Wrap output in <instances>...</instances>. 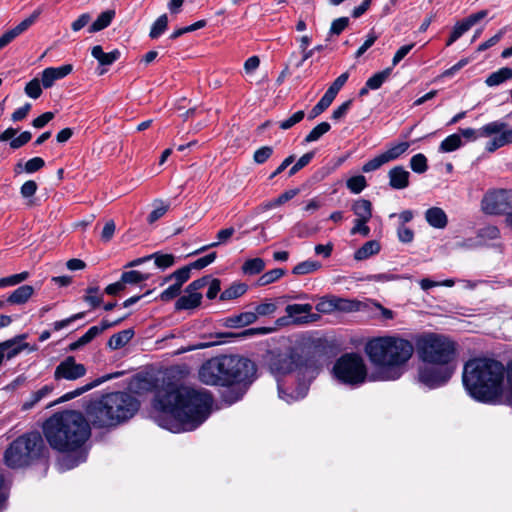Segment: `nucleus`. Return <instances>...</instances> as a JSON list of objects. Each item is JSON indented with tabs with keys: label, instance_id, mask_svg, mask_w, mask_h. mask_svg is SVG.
<instances>
[{
	"label": "nucleus",
	"instance_id": "obj_1",
	"mask_svg": "<svg viewBox=\"0 0 512 512\" xmlns=\"http://www.w3.org/2000/svg\"><path fill=\"white\" fill-rule=\"evenodd\" d=\"M213 397L205 389L176 386L169 383L157 390L153 406L163 413L159 425L171 432L191 431L210 415Z\"/></svg>",
	"mask_w": 512,
	"mask_h": 512
},
{
	"label": "nucleus",
	"instance_id": "obj_2",
	"mask_svg": "<svg viewBox=\"0 0 512 512\" xmlns=\"http://www.w3.org/2000/svg\"><path fill=\"white\" fill-rule=\"evenodd\" d=\"M43 434L52 449L63 453L78 452L76 457L66 456L62 459L67 469L86 460L83 446L91 435V429L81 412L65 410L55 413L44 422Z\"/></svg>",
	"mask_w": 512,
	"mask_h": 512
},
{
	"label": "nucleus",
	"instance_id": "obj_3",
	"mask_svg": "<svg viewBox=\"0 0 512 512\" xmlns=\"http://www.w3.org/2000/svg\"><path fill=\"white\" fill-rule=\"evenodd\" d=\"M257 366L239 355H220L205 362L199 370L202 383L211 386L237 385V391H228L224 400L229 404L239 401L256 378Z\"/></svg>",
	"mask_w": 512,
	"mask_h": 512
},
{
	"label": "nucleus",
	"instance_id": "obj_4",
	"mask_svg": "<svg viewBox=\"0 0 512 512\" xmlns=\"http://www.w3.org/2000/svg\"><path fill=\"white\" fill-rule=\"evenodd\" d=\"M504 365L490 358H473L464 364L462 381L470 397L482 403H496L503 393Z\"/></svg>",
	"mask_w": 512,
	"mask_h": 512
},
{
	"label": "nucleus",
	"instance_id": "obj_5",
	"mask_svg": "<svg viewBox=\"0 0 512 512\" xmlns=\"http://www.w3.org/2000/svg\"><path fill=\"white\" fill-rule=\"evenodd\" d=\"M370 362L384 381L399 379L414 352L412 341L399 336H382L370 340L365 346Z\"/></svg>",
	"mask_w": 512,
	"mask_h": 512
},
{
	"label": "nucleus",
	"instance_id": "obj_6",
	"mask_svg": "<svg viewBox=\"0 0 512 512\" xmlns=\"http://www.w3.org/2000/svg\"><path fill=\"white\" fill-rule=\"evenodd\" d=\"M140 403L128 392H112L91 402L86 409L88 420L95 428L115 427L132 418Z\"/></svg>",
	"mask_w": 512,
	"mask_h": 512
},
{
	"label": "nucleus",
	"instance_id": "obj_7",
	"mask_svg": "<svg viewBox=\"0 0 512 512\" xmlns=\"http://www.w3.org/2000/svg\"><path fill=\"white\" fill-rule=\"evenodd\" d=\"M268 367L277 378L297 371L298 385L291 392H287L278 380L279 397L287 403L303 399L307 395L310 382L317 374L316 368L307 362L304 363L302 356L293 350L272 352L268 359Z\"/></svg>",
	"mask_w": 512,
	"mask_h": 512
},
{
	"label": "nucleus",
	"instance_id": "obj_8",
	"mask_svg": "<svg viewBox=\"0 0 512 512\" xmlns=\"http://www.w3.org/2000/svg\"><path fill=\"white\" fill-rule=\"evenodd\" d=\"M413 345L422 363L457 366L458 345L448 335L423 332L413 337Z\"/></svg>",
	"mask_w": 512,
	"mask_h": 512
},
{
	"label": "nucleus",
	"instance_id": "obj_9",
	"mask_svg": "<svg viewBox=\"0 0 512 512\" xmlns=\"http://www.w3.org/2000/svg\"><path fill=\"white\" fill-rule=\"evenodd\" d=\"M46 446L38 431L22 434L13 440L4 452V463L11 469L30 466L44 456Z\"/></svg>",
	"mask_w": 512,
	"mask_h": 512
},
{
	"label": "nucleus",
	"instance_id": "obj_10",
	"mask_svg": "<svg viewBox=\"0 0 512 512\" xmlns=\"http://www.w3.org/2000/svg\"><path fill=\"white\" fill-rule=\"evenodd\" d=\"M459 131L461 136L469 142L476 141L480 137L496 135L486 143L485 150L489 153L512 143V128H508V124L500 120L487 123L479 129L461 128Z\"/></svg>",
	"mask_w": 512,
	"mask_h": 512
},
{
	"label": "nucleus",
	"instance_id": "obj_11",
	"mask_svg": "<svg viewBox=\"0 0 512 512\" xmlns=\"http://www.w3.org/2000/svg\"><path fill=\"white\" fill-rule=\"evenodd\" d=\"M332 372L340 383L351 387L363 384L368 374L363 357L354 352L341 355L336 360Z\"/></svg>",
	"mask_w": 512,
	"mask_h": 512
},
{
	"label": "nucleus",
	"instance_id": "obj_12",
	"mask_svg": "<svg viewBox=\"0 0 512 512\" xmlns=\"http://www.w3.org/2000/svg\"><path fill=\"white\" fill-rule=\"evenodd\" d=\"M456 365L423 363L418 369V380L430 389L445 385L455 373Z\"/></svg>",
	"mask_w": 512,
	"mask_h": 512
},
{
	"label": "nucleus",
	"instance_id": "obj_13",
	"mask_svg": "<svg viewBox=\"0 0 512 512\" xmlns=\"http://www.w3.org/2000/svg\"><path fill=\"white\" fill-rule=\"evenodd\" d=\"M481 210L486 215H503L512 210V190H488L481 200Z\"/></svg>",
	"mask_w": 512,
	"mask_h": 512
},
{
	"label": "nucleus",
	"instance_id": "obj_14",
	"mask_svg": "<svg viewBox=\"0 0 512 512\" xmlns=\"http://www.w3.org/2000/svg\"><path fill=\"white\" fill-rule=\"evenodd\" d=\"M208 282V275L192 281L185 289L187 295L180 296L177 299L175 303V309L178 311L191 310L200 306L202 294L198 291L208 285Z\"/></svg>",
	"mask_w": 512,
	"mask_h": 512
},
{
	"label": "nucleus",
	"instance_id": "obj_15",
	"mask_svg": "<svg viewBox=\"0 0 512 512\" xmlns=\"http://www.w3.org/2000/svg\"><path fill=\"white\" fill-rule=\"evenodd\" d=\"M86 371V367L81 363H77L74 356H68L55 368L54 379L56 381H74L83 377Z\"/></svg>",
	"mask_w": 512,
	"mask_h": 512
},
{
	"label": "nucleus",
	"instance_id": "obj_16",
	"mask_svg": "<svg viewBox=\"0 0 512 512\" xmlns=\"http://www.w3.org/2000/svg\"><path fill=\"white\" fill-rule=\"evenodd\" d=\"M312 305L306 304H289L285 308L286 314L293 318L296 324H307L318 320L319 315L312 314Z\"/></svg>",
	"mask_w": 512,
	"mask_h": 512
},
{
	"label": "nucleus",
	"instance_id": "obj_17",
	"mask_svg": "<svg viewBox=\"0 0 512 512\" xmlns=\"http://www.w3.org/2000/svg\"><path fill=\"white\" fill-rule=\"evenodd\" d=\"M73 70L71 64H65L60 67H48L42 71L41 83L44 88H50L54 85L55 81L63 79L69 75Z\"/></svg>",
	"mask_w": 512,
	"mask_h": 512
},
{
	"label": "nucleus",
	"instance_id": "obj_18",
	"mask_svg": "<svg viewBox=\"0 0 512 512\" xmlns=\"http://www.w3.org/2000/svg\"><path fill=\"white\" fill-rule=\"evenodd\" d=\"M388 178L389 186L395 190L406 189L410 184V172L401 165L391 168L388 172Z\"/></svg>",
	"mask_w": 512,
	"mask_h": 512
},
{
	"label": "nucleus",
	"instance_id": "obj_19",
	"mask_svg": "<svg viewBox=\"0 0 512 512\" xmlns=\"http://www.w3.org/2000/svg\"><path fill=\"white\" fill-rule=\"evenodd\" d=\"M126 318V316L124 317H121L115 321H108L106 319H103L100 323V325H96V326H92L90 327L79 339H80V342L83 343V345L85 346L86 344L90 343L94 338H96L98 335H100L101 333H103L105 330L111 328V327H114V326H117L119 325L124 319Z\"/></svg>",
	"mask_w": 512,
	"mask_h": 512
},
{
	"label": "nucleus",
	"instance_id": "obj_20",
	"mask_svg": "<svg viewBox=\"0 0 512 512\" xmlns=\"http://www.w3.org/2000/svg\"><path fill=\"white\" fill-rule=\"evenodd\" d=\"M425 220L436 229H444L448 224V217L440 207H431L425 211Z\"/></svg>",
	"mask_w": 512,
	"mask_h": 512
},
{
	"label": "nucleus",
	"instance_id": "obj_21",
	"mask_svg": "<svg viewBox=\"0 0 512 512\" xmlns=\"http://www.w3.org/2000/svg\"><path fill=\"white\" fill-rule=\"evenodd\" d=\"M34 288L30 285H22L15 289L9 297L6 299V302L10 304L21 305L26 303L29 298L33 295Z\"/></svg>",
	"mask_w": 512,
	"mask_h": 512
},
{
	"label": "nucleus",
	"instance_id": "obj_22",
	"mask_svg": "<svg viewBox=\"0 0 512 512\" xmlns=\"http://www.w3.org/2000/svg\"><path fill=\"white\" fill-rule=\"evenodd\" d=\"M381 246L377 240H370L365 242L359 249L354 253V259L357 261H363L369 257L376 255L380 252Z\"/></svg>",
	"mask_w": 512,
	"mask_h": 512
},
{
	"label": "nucleus",
	"instance_id": "obj_23",
	"mask_svg": "<svg viewBox=\"0 0 512 512\" xmlns=\"http://www.w3.org/2000/svg\"><path fill=\"white\" fill-rule=\"evenodd\" d=\"M27 338V334H20L15 336L12 339L6 340L5 342L12 343L11 346L5 349V358L10 360L17 356L24 349L29 348V344L23 342Z\"/></svg>",
	"mask_w": 512,
	"mask_h": 512
},
{
	"label": "nucleus",
	"instance_id": "obj_24",
	"mask_svg": "<svg viewBox=\"0 0 512 512\" xmlns=\"http://www.w3.org/2000/svg\"><path fill=\"white\" fill-rule=\"evenodd\" d=\"M135 332L133 329H125L118 333L113 334L108 340V347L112 350H118L124 347L134 336Z\"/></svg>",
	"mask_w": 512,
	"mask_h": 512
},
{
	"label": "nucleus",
	"instance_id": "obj_25",
	"mask_svg": "<svg viewBox=\"0 0 512 512\" xmlns=\"http://www.w3.org/2000/svg\"><path fill=\"white\" fill-rule=\"evenodd\" d=\"M351 210L357 217L356 219L370 220L372 218V203L367 199L361 198L354 201Z\"/></svg>",
	"mask_w": 512,
	"mask_h": 512
},
{
	"label": "nucleus",
	"instance_id": "obj_26",
	"mask_svg": "<svg viewBox=\"0 0 512 512\" xmlns=\"http://www.w3.org/2000/svg\"><path fill=\"white\" fill-rule=\"evenodd\" d=\"M114 17H115V10L109 9V10L103 11L97 17V19L89 26L88 32L95 33V32H98V31H101V30L107 28L111 24Z\"/></svg>",
	"mask_w": 512,
	"mask_h": 512
},
{
	"label": "nucleus",
	"instance_id": "obj_27",
	"mask_svg": "<svg viewBox=\"0 0 512 512\" xmlns=\"http://www.w3.org/2000/svg\"><path fill=\"white\" fill-rule=\"evenodd\" d=\"M361 306H362V303L360 301L334 296L335 312L336 311L344 312V313L356 312L361 309Z\"/></svg>",
	"mask_w": 512,
	"mask_h": 512
},
{
	"label": "nucleus",
	"instance_id": "obj_28",
	"mask_svg": "<svg viewBox=\"0 0 512 512\" xmlns=\"http://www.w3.org/2000/svg\"><path fill=\"white\" fill-rule=\"evenodd\" d=\"M512 79V68L503 67L491 73L485 80V84L494 87L502 84L506 80Z\"/></svg>",
	"mask_w": 512,
	"mask_h": 512
},
{
	"label": "nucleus",
	"instance_id": "obj_29",
	"mask_svg": "<svg viewBox=\"0 0 512 512\" xmlns=\"http://www.w3.org/2000/svg\"><path fill=\"white\" fill-rule=\"evenodd\" d=\"M234 233H235V229L233 227H228V228L219 230L216 235V238H217L216 242L210 243L208 245H205V246L199 248L198 250L193 252L192 255H196V254L202 253L210 248H214L221 244H225L233 236Z\"/></svg>",
	"mask_w": 512,
	"mask_h": 512
},
{
	"label": "nucleus",
	"instance_id": "obj_30",
	"mask_svg": "<svg viewBox=\"0 0 512 512\" xmlns=\"http://www.w3.org/2000/svg\"><path fill=\"white\" fill-rule=\"evenodd\" d=\"M248 289L247 284L245 283H233L230 287L225 289L219 296L221 301L233 300L241 297L246 293Z\"/></svg>",
	"mask_w": 512,
	"mask_h": 512
},
{
	"label": "nucleus",
	"instance_id": "obj_31",
	"mask_svg": "<svg viewBox=\"0 0 512 512\" xmlns=\"http://www.w3.org/2000/svg\"><path fill=\"white\" fill-rule=\"evenodd\" d=\"M265 268V261L262 258L256 257L246 260L242 265V272L245 275L260 274Z\"/></svg>",
	"mask_w": 512,
	"mask_h": 512
},
{
	"label": "nucleus",
	"instance_id": "obj_32",
	"mask_svg": "<svg viewBox=\"0 0 512 512\" xmlns=\"http://www.w3.org/2000/svg\"><path fill=\"white\" fill-rule=\"evenodd\" d=\"M392 67L385 68L384 70L375 73L366 81L367 87H370L371 90L379 89L383 83L390 77L392 73Z\"/></svg>",
	"mask_w": 512,
	"mask_h": 512
},
{
	"label": "nucleus",
	"instance_id": "obj_33",
	"mask_svg": "<svg viewBox=\"0 0 512 512\" xmlns=\"http://www.w3.org/2000/svg\"><path fill=\"white\" fill-rule=\"evenodd\" d=\"M462 146V139L459 134H451L447 136L439 146V151L444 153L453 152Z\"/></svg>",
	"mask_w": 512,
	"mask_h": 512
},
{
	"label": "nucleus",
	"instance_id": "obj_34",
	"mask_svg": "<svg viewBox=\"0 0 512 512\" xmlns=\"http://www.w3.org/2000/svg\"><path fill=\"white\" fill-rule=\"evenodd\" d=\"M191 276V269L188 265L181 267L180 269L174 271L170 275L164 278V283L174 279L176 285L182 287V285L189 280Z\"/></svg>",
	"mask_w": 512,
	"mask_h": 512
},
{
	"label": "nucleus",
	"instance_id": "obj_35",
	"mask_svg": "<svg viewBox=\"0 0 512 512\" xmlns=\"http://www.w3.org/2000/svg\"><path fill=\"white\" fill-rule=\"evenodd\" d=\"M122 282L126 285H137L149 279V274L137 270L125 271L121 274Z\"/></svg>",
	"mask_w": 512,
	"mask_h": 512
},
{
	"label": "nucleus",
	"instance_id": "obj_36",
	"mask_svg": "<svg viewBox=\"0 0 512 512\" xmlns=\"http://www.w3.org/2000/svg\"><path fill=\"white\" fill-rule=\"evenodd\" d=\"M168 27V16L167 14H162L159 16L151 26L149 37L151 39L159 38Z\"/></svg>",
	"mask_w": 512,
	"mask_h": 512
},
{
	"label": "nucleus",
	"instance_id": "obj_37",
	"mask_svg": "<svg viewBox=\"0 0 512 512\" xmlns=\"http://www.w3.org/2000/svg\"><path fill=\"white\" fill-rule=\"evenodd\" d=\"M321 263L314 260H306L298 263L292 270L295 275H305L315 272L321 268Z\"/></svg>",
	"mask_w": 512,
	"mask_h": 512
},
{
	"label": "nucleus",
	"instance_id": "obj_38",
	"mask_svg": "<svg viewBox=\"0 0 512 512\" xmlns=\"http://www.w3.org/2000/svg\"><path fill=\"white\" fill-rule=\"evenodd\" d=\"M331 125L328 122H321L316 125L305 137V143L318 141L324 134L329 132Z\"/></svg>",
	"mask_w": 512,
	"mask_h": 512
},
{
	"label": "nucleus",
	"instance_id": "obj_39",
	"mask_svg": "<svg viewBox=\"0 0 512 512\" xmlns=\"http://www.w3.org/2000/svg\"><path fill=\"white\" fill-rule=\"evenodd\" d=\"M410 147L409 142H400L395 145H392L388 150L383 152L384 157L387 162L398 159L402 154H404L408 148Z\"/></svg>",
	"mask_w": 512,
	"mask_h": 512
},
{
	"label": "nucleus",
	"instance_id": "obj_40",
	"mask_svg": "<svg viewBox=\"0 0 512 512\" xmlns=\"http://www.w3.org/2000/svg\"><path fill=\"white\" fill-rule=\"evenodd\" d=\"M333 101L334 100L331 97L324 93L319 102L308 113V120H313L322 114L332 104Z\"/></svg>",
	"mask_w": 512,
	"mask_h": 512
},
{
	"label": "nucleus",
	"instance_id": "obj_41",
	"mask_svg": "<svg viewBox=\"0 0 512 512\" xmlns=\"http://www.w3.org/2000/svg\"><path fill=\"white\" fill-rule=\"evenodd\" d=\"M52 391L48 385L43 386L38 391L32 393L30 399L22 404V410L27 411L34 407L41 399L47 396Z\"/></svg>",
	"mask_w": 512,
	"mask_h": 512
},
{
	"label": "nucleus",
	"instance_id": "obj_42",
	"mask_svg": "<svg viewBox=\"0 0 512 512\" xmlns=\"http://www.w3.org/2000/svg\"><path fill=\"white\" fill-rule=\"evenodd\" d=\"M285 274V270L282 268H275L270 271L263 273L257 283L259 286H266L280 279Z\"/></svg>",
	"mask_w": 512,
	"mask_h": 512
},
{
	"label": "nucleus",
	"instance_id": "obj_43",
	"mask_svg": "<svg viewBox=\"0 0 512 512\" xmlns=\"http://www.w3.org/2000/svg\"><path fill=\"white\" fill-rule=\"evenodd\" d=\"M150 257L151 259H154L155 265L162 270L171 267L175 262V257L172 254L155 252L150 254Z\"/></svg>",
	"mask_w": 512,
	"mask_h": 512
},
{
	"label": "nucleus",
	"instance_id": "obj_44",
	"mask_svg": "<svg viewBox=\"0 0 512 512\" xmlns=\"http://www.w3.org/2000/svg\"><path fill=\"white\" fill-rule=\"evenodd\" d=\"M346 186L352 193L359 194L366 188L367 182L363 175H356L347 180Z\"/></svg>",
	"mask_w": 512,
	"mask_h": 512
},
{
	"label": "nucleus",
	"instance_id": "obj_45",
	"mask_svg": "<svg viewBox=\"0 0 512 512\" xmlns=\"http://www.w3.org/2000/svg\"><path fill=\"white\" fill-rule=\"evenodd\" d=\"M411 169L418 174L425 173L428 170L427 158L424 154L418 153L410 159Z\"/></svg>",
	"mask_w": 512,
	"mask_h": 512
},
{
	"label": "nucleus",
	"instance_id": "obj_46",
	"mask_svg": "<svg viewBox=\"0 0 512 512\" xmlns=\"http://www.w3.org/2000/svg\"><path fill=\"white\" fill-rule=\"evenodd\" d=\"M348 73H342L339 75L334 82L330 85V87L326 90V94L331 97L333 100L337 96L338 92L341 90V88L345 85V83L348 80Z\"/></svg>",
	"mask_w": 512,
	"mask_h": 512
},
{
	"label": "nucleus",
	"instance_id": "obj_47",
	"mask_svg": "<svg viewBox=\"0 0 512 512\" xmlns=\"http://www.w3.org/2000/svg\"><path fill=\"white\" fill-rule=\"evenodd\" d=\"M98 293L99 287H88L86 289V295L84 296L83 300L87 302L92 308H96L100 306L103 301L102 296L98 295Z\"/></svg>",
	"mask_w": 512,
	"mask_h": 512
},
{
	"label": "nucleus",
	"instance_id": "obj_48",
	"mask_svg": "<svg viewBox=\"0 0 512 512\" xmlns=\"http://www.w3.org/2000/svg\"><path fill=\"white\" fill-rule=\"evenodd\" d=\"M274 149L272 146H262L257 149L253 154V161L256 164H264L273 155Z\"/></svg>",
	"mask_w": 512,
	"mask_h": 512
},
{
	"label": "nucleus",
	"instance_id": "obj_49",
	"mask_svg": "<svg viewBox=\"0 0 512 512\" xmlns=\"http://www.w3.org/2000/svg\"><path fill=\"white\" fill-rule=\"evenodd\" d=\"M28 275V272L25 271L18 274H13L7 277L0 278V288L15 286L26 280Z\"/></svg>",
	"mask_w": 512,
	"mask_h": 512
},
{
	"label": "nucleus",
	"instance_id": "obj_50",
	"mask_svg": "<svg viewBox=\"0 0 512 512\" xmlns=\"http://www.w3.org/2000/svg\"><path fill=\"white\" fill-rule=\"evenodd\" d=\"M478 238L481 240H495L500 237V230L495 225H488L478 230Z\"/></svg>",
	"mask_w": 512,
	"mask_h": 512
},
{
	"label": "nucleus",
	"instance_id": "obj_51",
	"mask_svg": "<svg viewBox=\"0 0 512 512\" xmlns=\"http://www.w3.org/2000/svg\"><path fill=\"white\" fill-rule=\"evenodd\" d=\"M315 309L322 314H331L335 312L334 296H325L320 298Z\"/></svg>",
	"mask_w": 512,
	"mask_h": 512
},
{
	"label": "nucleus",
	"instance_id": "obj_52",
	"mask_svg": "<svg viewBox=\"0 0 512 512\" xmlns=\"http://www.w3.org/2000/svg\"><path fill=\"white\" fill-rule=\"evenodd\" d=\"M388 163L386 158L384 157L383 153L375 156L374 158L370 159L369 161H367L363 166H362V171L364 173H370V172H373V171H376L377 169H379L381 166H383L384 164Z\"/></svg>",
	"mask_w": 512,
	"mask_h": 512
},
{
	"label": "nucleus",
	"instance_id": "obj_53",
	"mask_svg": "<svg viewBox=\"0 0 512 512\" xmlns=\"http://www.w3.org/2000/svg\"><path fill=\"white\" fill-rule=\"evenodd\" d=\"M305 117V112L303 110H299L292 114L287 119H284L279 122V128L282 130H288L295 126L296 124L300 123Z\"/></svg>",
	"mask_w": 512,
	"mask_h": 512
},
{
	"label": "nucleus",
	"instance_id": "obj_54",
	"mask_svg": "<svg viewBox=\"0 0 512 512\" xmlns=\"http://www.w3.org/2000/svg\"><path fill=\"white\" fill-rule=\"evenodd\" d=\"M272 331L269 327H255L249 328L241 332L240 334L225 333L219 334V336H238V337H249L254 335H267Z\"/></svg>",
	"mask_w": 512,
	"mask_h": 512
},
{
	"label": "nucleus",
	"instance_id": "obj_55",
	"mask_svg": "<svg viewBox=\"0 0 512 512\" xmlns=\"http://www.w3.org/2000/svg\"><path fill=\"white\" fill-rule=\"evenodd\" d=\"M216 257H217V253L211 252L201 258H198L194 262H191L190 264H188V266L190 267L191 270L192 269L200 270V269L207 267L211 263H213L215 261Z\"/></svg>",
	"mask_w": 512,
	"mask_h": 512
},
{
	"label": "nucleus",
	"instance_id": "obj_56",
	"mask_svg": "<svg viewBox=\"0 0 512 512\" xmlns=\"http://www.w3.org/2000/svg\"><path fill=\"white\" fill-rule=\"evenodd\" d=\"M315 153L314 152H307L304 155H302L297 162L290 168L288 174L289 176L295 175L298 171H300L302 168L307 166L311 160L313 159Z\"/></svg>",
	"mask_w": 512,
	"mask_h": 512
},
{
	"label": "nucleus",
	"instance_id": "obj_57",
	"mask_svg": "<svg viewBox=\"0 0 512 512\" xmlns=\"http://www.w3.org/2000/svg\"><path fill=\"white\" fill-rule=\"evenodd\" d=\"M25 93L30 98H39L42 94L40 81L37 78H34L31 81H29L25 86Z\"/></svg>",
	"mask_w": 512,
	"mask_h": 512
},
{
	"label": "nucleus",
	"instance_id": "obj_58",
	"mask_svg": "<svg viewBox=\"0 0 512 512\" xmlns=\"http://www.w3.org/2000/svg\"><path fill=\"white\" fill-rule=\"evenodd\" d=\"M370 220H361L355 219L354 226L350 230L351 235L360 234L364 237H368L370 235V228L367 226V223Z\"/></svg>",
	"mask_w": 512,
	"mask_h": 512
},
{
	"label": "nucleus",
	"instance_id": "obj_59",
	"mask_svg": "<svg viewBox=\"0 0 512 512\" xmlns=\"http://www.w3.org/2000/svg\"><path fill=\"white\" fill-rule=\"evenodd\" d=\"M378 35L372 29L368 35L364 43L358 48L355 53V58H360L374 43L377 41Z\"/></svg>",
	"mask_w": 512,
	"mask_h": 512
},
{
	"label": "nucleus",
	"instance_id": "obj_60",
	"mask_svg": "<svg viewBox=\"0 0 512 512\" xmlns=\"http://www.w3.org/2000/svg\"><path fill=\"white\" fill-rule=\"evenodd\" d=\"M44 166H45V161H44L43 158H41V157H34V158L29 159L24 164V172H26L28 174H32V173H35V172L39 171Z\"/></svg>",
	"mask_w": 512,
	"mask_h": 512
},
{
	"label": "nucleus",
	"instance_id": "obj_61",
	"mask_svg": "<svg viewBox=\"0 0 512 512\" xmlns=\"http://www.w3.org/2000/svg\"><path fill=\"white\" fill-rule=\"evenodd\" d=\"M349 25L348 17H340L335 19L330 27L331 35H340Z\"/></svg>",
	"mask_w": 512,
	"mask_h": 512
},
{
	"label": "nucleus",
	"instance_id": "obj_62",
	"mask_svg": "<svg viewBox=\"0 0 512 512\" xmlns=\"http://www.w3.org/2000/svg\"><path fill=\"white\" fill-rule=\"evenodd\" d=\"M32 138V134L30 131H24L22 132L18 137H14L9 145H10V148L11 149H19L21 148L22 146H24L25 144H27Z\"/></svg>",
	"mask_w": 512,
	"mask_h": 512
},
{
	"label": "nucleus",
	"instance_id": "obj_63",
	"mask_svg": "<svg viewBox=\"0 0 512 512\" xmlns=\"http://www.w3.org/2000/svg\"><path fill=\"white\" fill-rule=\"evenodd\" d=\"M414 46L415 43H410L401 46L393 56L392 66L395 67L396 65H398L406 57V55L414 48Z\"/></svg>",
	"mask_w": 512,
	"mask_h": 512
},
{
	"label": "nucleus",
	"instance_id": "obj_64",
	"mask_svg": "<svg viewBox=\"0 0 512 512\" xmlns=\"http://www.w3.org/2000/svg\"><path fill=\"white\" fill-rule=\"evenodd\" d=\"M277 309V306L273 302H264L258 304L255 307L254 313H257L258 316H269L272 315Z\"/></svg>",
	"mask_w": 512,
	"mask_h": 512
}]
</instances>
